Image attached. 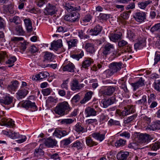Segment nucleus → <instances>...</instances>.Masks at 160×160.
Listing matches in <instances>:
<instances>
[{"instance_id": "1", "label": "nucleus", "mask_w": 160, "mask_h": 160, "mask_svg": "<svg viewBox=\"0 0 160 160\" xmlns=\"http://www.w3.org/2000/svg\"><path fill=\"white\" fill-rule=\"evenodd\" d=\"M71 109L68 102L64 101L58 103L54 111L56 113L63 116L68 114Z\"/></svg>"}, {"instance_id": "2", "label": "nucleus", "mask_w": 160, "mask_h": 160, "mask_svg": "<svg viewBox=\"0 0 160 160\" xmlns=\"http://www.w3.org/2000/svg\"><path fill=\"white\" fill-rule=\"evenodd\" d=\"M134 135L136 137L135 140L142 143H148L153 139V138L150 135L146 134L136 133Z\"/></svg>"}, {"instance_id": "3", "label": "nucleus", "mask_w": 160, "mask_h": 160, "mask_svg": "<svg viewBox=\"0 0 160 160\" xmlns=\"http://www.w3.org/2000/svg\"><path fill=\"white\" fill-rule=\"evenodd\" d=\"M79 16V14L78 12H72L66 15L64 17V19L69 22H75L78 20Z\"/></svg>"}, {"instance_id": "4", "label": "nucleus", "mask_w": 160, "mask_h": 160, "mask_svg": "<svg viewBox=\"0 0 160 160\" xmlns=\"http://www.w3.org/2000/svg\"><path fill=\"white\" fill-rule=\"evenodd\" d=\"M114 50L113 44L107 43L103 45L102 48V53L105 56L109 54Z\"/></svg>"}, {"instance_id": "5", "label": "nucleus", "mask_w": 160, "mask_h": 160, "mask_svg": "<svg viewBox=\"0 0 160 160\" xmlns=\"http://www.w3.org/2000/svg\"><path fill=\"white\" fill-rule=\"evenodd\" d=\"M57 10L56 7L50 3H48L44 9L43 13L46 15H52L55 14Z\"/></svg>"}, {"instance_id": "6", "label": "nucleus", "mask_w": 160, "mask_h": 160, "mask_svg": "<svg viewBox=\"0 0 160 160\" xmlns=\"http://www.w3.org/2000/svg\"><path fill=\"white\" fill-rule=\"evenodd\" d=\"M146 14L143 12H137L133 15V17L135 20L139 22H144L146 18Z\"/></svg>"}, {"instance_id": "7", "label": "nucleus", "mask_w": 160, "mask_h": 160, "mask_svg": "<svg viewBox=\"0 0 160 160\" xmlns=\"http://www.w3.org/2000/svg\"><path fill=\"white\" fill-rule=\"evenodd\" d=\"M9 137L13 139L17 138H21V139L17 141L19 143H22L26 141L27 138L25 136L20 135L18 133L15 132L13 131L10 132L9 134Z\"/></svg>"}, {"instance_id": "8", "label": "nucleus", "mask_w": 160, "mask_h": 160, "mask_svg": "<svg viewBox=\"0 0 160 160\" xmlns=\"http://www.w3.org/2000/svg\"><path fill=\"white\" fill-rule=\"evenodd\" d=\"M122 66V63L120 62H114L110 63L109 67L112 72L115 73L121 70Z\"/></svg>"}, {"instance_id": "9", "label": "nucleus", "mask_w": 160, "mask_h": 160, "mask_svg": "<svg viewBox=\"0 0 160 160\" xmlns=\"http://www.w3.org/2000/svg\"><path fill=\"white\" fill-rule=\"evenodd\" d=\"M22 107L27 109L30 108L34 111L37 110L38 108L35 102H32L29 100L25 101L22 104Z\"/></svg>"}, {"instance_id": "10", "label": "nucleus", "mask_w": 160, "mask_h": 160, "mask_svg": "<svg viewBox=\"0 0 160 160\" xmlns=\"http://www.w3.org/2000/svg\"><path fill=\"white\" fill-rule=\"evenodd\" d=\"M115 89V87L110 86L101 91L100 93L102 94L103 96H110L113 94Z\"/></svg>"}, {"instance_id": "11", "label": "nucleus", "mask_w": 160, "mask_h": 160, "mask_svg": "<svg viewBox=\"0 0 160 160\" xmlns=\"http://www.w3.org/2000/svg\"><path fill=\"white\" fill-rule=\"evenodd\" d=\"M118 47L126 50L127 51H128V52H132V47L128 44V43L126 41L124 40L119 41L118 42Z\"/></svg>"}, {"instance_id": "12", "label": "nucleus", "mask_w": 160, "mask_h": 160, "mask_svg": "<svg viewBox=\"0 0 160 160\" xmlns=\"http://www.w3.org/2000/svg\"><path fill=\"white\" fill-rule=\"evenodd\" d=\"M2 123L0 122V125L6 126L7 127H13L15 125L14 121L10 118H3L2 119Z\"/></svg>"}, {"instance_id": "13", "label": "nucleus", "mask_w": 160, "mask_h": 160, "mask_svg": "<svg viewBox=\"0 0 160 160\" xmlns=\"http://www.w3.org/2000/svg\"><path fill=\"white\" fill-rule=\"evenodd\" d=\"M84 87L83 84H79L78 81L77 79L73 80L71 82V88L73 91L80 89Z\"/></svg>"}, {"instance_id": "14", "label": "nucleus", "mask_w": 160, "mask_h": 160, "mask_svg": "<svg viewBox=\"0 0 160 160\" xmlns=\"http://www.w3.org/2000/svg\"><path fill=\"white\" fill-rule=\"evenodd\" d=\"M73 130L78 133L81 132L83 133L87 131V128H84L82 126L80 123H77L73 127Z\"/></svg>"}, {"instance_id": "15", "label": "nucleus", "mask_w": 160, "mask_h": 160, "mask_svg": "<svg viewBox=\"0 0 160 160\" xmlns=\"http://www.w3.org/2000/svg\"><path fill=\"white\" fill-rule=\"evenodd\" d=\"M65 8L68 11H78L81 9L80 7L79 6H74V4H71L69 3H66L64 5Z\"/></svg>"}, {"instance_id": "16", "label": "nucleus", "mask_w": 160, "mask_h": 160, "mask_svg": "<svg viewBox=\"0 0 160 160\" xmlns=\"http://www.w3.org/2000/svg\"><path fill=\"white\" fill-rule=\"evenodd\" d=\"M86 117L95 116L97 115V112L93 108L88 107L84 111Z\"/></svg>"}, {"instance_id": "17", "label": "nucleus", "mask_w": 160, "mask_h": 160, "mask_svg": "<svg viewBox=\"0 0 160 160\" xmlns=\"http://www.w3.org/2000/svg\"><path fill=\"white\" fill-rule=\"evenodd\" d=\"M116 99V98L114 97H112L108 99L103 100L102 102L103 107L107 108L112 105L115 102Z\"/></svg>"}, {"instance_id": "18", "label": "nucleus", "mask_w": 160, "mask_h": 160, "mask_svg": "<svg viewBox=\"0 0 160 160\" xmlns=\"http://www.w3.org/2000/svg\"><path fill=\"white\" fill-rule=\"evenodd\" d=\"M144 80L143 79L142 77H141L137 82L134 83H132L131 85L133 88V90L135 91L140 87H142L144 85Z\"/></svg>"}, {"instance_id": "19", "label": "nucleus", "mask_w": 160, "mask_h": 160, "mask_svg": "<svg viewBox=\"0 0 160 160\" xmlns=\"http://www.w3.org/2000/svg\"><path fill=\"white\" fill-rule=\"evenodd\" d=\"M62 67V69L64 71H68V72H73L75 68L74 65L71 62H69L66 65H63Z\"/></svg>"}, {"instance_id": "20", "label": "nucleus", "mask_w": 160, "mask_h": 160, "mask_svg": "<svg viewBox=\"0 0 160 160\" xmlns=\"http://www.w3.org/2000/svg\"><path fill=\"white\" fill-rule=\"evenodd\" d=\"M49 73L47 72H41L32 77V80H40L47 78L49 75Z\"/></svg>"}, {"instance_id": "21", "label": "nucleus", "mask_w": 160, "mask_h": 160, "mask_svg": "<svg viewBox=\"0 0 160 160\" xmlns=\"http://www.w3.org/2000/svg\"><path fill=\"white\" fill-rule=\"evenodd\" d=\"M62 46V40L61 39L53 41L51 44L52 48L55 50H57L58 48H61Z\"/></svg>"}, {"instance_id": "22", "label": "nucleus", "mask_w": 160, "mask_h": 160, "mask_svg": "<svg viewBox=\"0 0 160 160\" xmlns=\"http://www.w3.org/2000/svg\"><path fill=\"white\" fill-rule=\"evenodd\" d=\"M43 55L44 61H47L48 62H50L53 60L54 56L51 52H43Z\"/></svg>"}, {"instance_id": "23", "label": "nucleus", "mask_w": 160, "mask_h": 160, "mask_svg": "<svg viewBox=\"0 0 160 160\" xmlns=\"http://www.w3.org/2000/svg\"><path fill=\"white\" fill-rule=\"evenodd\" d=\"M67 134V132L65 131L60 130L56 129L53 133V135L58 138H61Z\"/></svg>"}, {"instance_id": "24", "label": "nucleus", "mask_w": 160, "mask_h": 160, "mask_svg": "<svg viewBox=\"0 0 160 160\" xmlns=\"http://www.w3.org/2000/svg\"><path fill=\"white\" fill-rule=\"evenodd\" d=\"M129 155V153L128 152L118 153L117 155V160H126Z\"/></svg>"}, {"instance_id": "25", "label": "nucleus", "mask_w": 160, "mask_h": 160, "mask_svg": "<svg viewBox=\"0 0 160 160\" xmlns=\"http://www.w3.org/2000/svg\"><path fill=\"white\" fill-rule=\"evenodd\" d=\"M102 29V27L99 25H96L93 29L90 30V32H92V35L97 36L99 34Z\"/></svg>"}, {"instance_id": "26", "label": "nucleus", "mask_w": 160, "mask_h": 160, "mask_svg": "<svg viewBox=\"0 0 160 160\" xmlns=\"http://www.w3.org/2000/svg\"><path fill=\"white\" fill-rule=\"evenodd\" d=\"M93 138L101 142L105 138V134H101L99 132H94L92 134Z\"/></svg>"}, {"instance_id": "27", "label": "nucleus", "mask_w": 160, "mask_h": 160, "mask_svg": "<svg viewBox=\"0 0 160 160\" xmlns=\"http://www.w3.org/2000/svg\"><path fill=\"white\" fill-rule=\"evenodd\" d=\"M26 29L28 32L32 31V22L29 18H25L24 20Z\"/></svg>"}, {"instance_id": "28", "label": "nucleus", "mask_w": 160, "mask_h": 160, "mask_svg": "<svg viewBox=\"0 0 160 160\" xmlns=\"http://www.w3.org/2000/svg\"><path fill=\"white\" fill-rule=\"evenodd\" d=\"M12 101V98L10 97L8 95H7L2 99H0V103L6 105H8L10 104Z\"/></svg>"}, {"instance_id": "29", "label": "nucleus", "mask_w": 160, "mask_h": 160, "mask_svg": "<svg viewBox=\"0 0 160 160\" xmlns=\"http://www.w3.org/2000/svg\"><path fill=\"white\" fill-rule=\"evenodd\" d=\"M121 36L122 34L120 33L115 34L112 33L111 34L109 37L110 40L114 42H116L121 39Z\"/></svg>"}, {"instance_id": "30", "label": "nucleus", "mask_w": 160, "mask_h": 160, "mask_svg": "<svg viewBox=\"0 0 160 160\" xmlns=\"http://www.w3.org/2000/svg\"><path fill=\"white\" fill-rule=\"evenodd\" d=\"M28 91L25 89H22L18 90L17 93V98L18 99L24 98L27 95Z\"/></svg>"}, {"instance_id": "31", "label": "nucleus", "mask_w": 160, "mask_h": 160, "mask_svg": "<svg viewBox=\"0 0 160 160\" xmlns=\"http://www.w3.org/2000/svg\"><path fill=\"white\" fill-rule=\"evenodd\" d=\"M93 93L92 91H89L85 94L83 99L82 100L80 103L81 104H84L89 101L91 98Z\"/></svg>"}, {"instance_id": "32", "label": "nucleus", "mask_w": 160, "mask_h": 160, "mask_svg": "<svg viewBox=\"0 0 160 160\" xmlns=\"http://www.w3.org/2000/svg\"><path fill=\"white\" fill-rule=\"evenodd\" d=\"M57 141L52 139L48 138L45 140V144L48 147H53L56 145Z\"/></svg>"}, {"instance_id": "33", "label": "nucleus", "mask_w": 160, "mask_h": 160, "mask_svg": "<svg viewBox=\"0 0 160 160\" xmlns=\"http://www.w3.org/2000/svg\"><path fill=\"white\" fill-rule=\"evenodd\" d=\"M18 81H14L12 82L11 84L8 85L7 88L10 91H15L18 87Z\"/></svg>"}, {"instance_id": "34", "label": "nucleus", "mask_w": 160, "mask_h": 160, "mask_svg": "<svg viewBox=\"0 0 160 160\" xmlns=\"http://www.w3.org/2000/svg\"><path fill=\"white\" fill-rule=\"evenodd\" d=\"M145 40L142 39L134 44V48L135 49H141L145 45Z\"/></svg>"}, {"instance_id": "35", "label": "nucleus", "mask_w": 160, "mask_h": 160, "mask_svg": "<svg viewBox=\"0 0 160 160\" xmlns=\"http://www.w3.org/2000/svg\"><path fill=\"white\" fill-rule=\"evenodd\" d=\"M85 48L87 52L93 53L95 52V49L94 45L92 43H88L86 44Z\"/></svg>"}, {"instance_id": "36", "label": "nucleus", "mask_w": 160, "mask_h": 160, "mask_svg": "<svg viewBox=\"0 0 160 160\" xmlns=\"http://www.w3.org/2000/svg\"><path fill=\"white\" fill-rule=\"evenodd\" d=\"M116 113L120 117L122 118H124L125 116L129 115L128 111L126 107L124 108V110L121 111L120 110L117 109L116 112Z\"/></svg>"}, {"instance_id": "37", "label": "nucleus", "mask_w": 160, "mask_h": 160, "mask_svg": "<svg viewBox=\"0 0 160 160\" xmlns=\"http://www.w3.org/2000/svg\"><path fill=\"white\" fill-rule=\"evenodd\" d=\"M46 102L47 105L52 107L57 102V100L52 97H49L46 100Z\"/></svg>"}, {"instance_id": "38", "label": "nucleus", "mask_w": 160, "mask_h": 160, "mask_svg": "<svg viewBox=\"0 0 160 160\" xmlns=\"http://www.w3.org/2000/svg\"><path fill=\"white\" fill-rule=\"evenodd\" d=\"M137 117V114H133L131 116L128 117V118H126L124 119V122L125 124H128L131 123L132 121L135 119Z\"/></svg>"}, {"instance_id": "39", "label": "nucleus", "mask_w": 160, "mask_h": 160, "mask_svg": "<svg viewBox=\"0 0 160 160\" xmlns=\"http://www.w3.org/2000/svg\"><path fill=\"white\" fill-rule=\"evenodd\" d=\"M75 120V119L74 118H65L62 119L60 121V123L62 124H70L73 123Z\"/></svg>"}, {"instance_id": "40", "label": "nucleus", "mask_w": 160, "mask_h": 160, "mask_svg": "<svg viewBox=\"0 0 160 160\" xmlns=\"http://www.w3.org/2000/svg\"><path fill=\"white\" fill-rule=\"evenodd\" d=\"M78 40L77 39H72L69 41H67V43L68 45V49L76 46Z\"/></svg>"}, {"instance_id": "41", "label": "nucleus", "mask_w": 160, "mask_h": 160, "mask_svg": "<svg viewBox=\"0 0 160 160\" xmlns=\"http://www.w3.org/2000/svg\"><path fill=\"white\" fill-rule=\"evenodd\" d=\"M15 31L17 34L20 35H22L24 33L22 27L21 25H18L15 27Z\"/></svg>"}, {"instance_id": "42", "label": "nucleus", "mask_w": 160, "mask_h": 160, "mask_svg": "<svg viewBox=\"0 0 160 160\" xmlns=\"http://www.w3.org/2000/svg\"><path fill=\"white\" fill-rule=\"evenodd\" d=\"M86 143L89 146L91 147L98 145V143L93 141L91 138L88 137L86 139Z\"/></svg>"}, {"instance_id": "43", "label": "nucleus", "mask_w": 160, "mask_h": 160, "mask_svg": "<svg viewBox=\"0 0 160 160\" xmlns=\"http://www.w3.org/2000/svg\"><path fill=\"white\" fill-rule=\"evenodd\" d=\"M108 124L109 126H121V124L119 121L114 120L112 119H110L108 122Z\"/></svg>"}, {"instance_id": "44", "label": "nucleus", "mask_w": 160, "mask_h": 160, "mask_svg": "<svg viewBox=\"0 0 160 160\" xmlns=\"http://www.w3.org/2000/svg\"><path fill=\"white\" fill-rule=\"evenodd\" d=\"M126 140L122 139H119L116 141L115 145L117 147H122L126 144Z\"/></svg>"}, {"instance_id": "45", "label": "nucleus", "mask_w": 160, "mask_h": 160, "mask_svg": "<svg viewBox=\"0 0 160 160\" xmlns=\"http://www.w3.org/2000/svg\"><path fill=\"white\" fill-rule=\"evenodd\" d=\"M93 62V61L92 59L91 58L86 59L83 62L82 65V67L85 68H86L89 67Z\"/></svg>"}, {"instance_id": "46", "label": "nucleus", "mask_w": 160, "mask_h": 160, "mask_svg": "<svg viewBox=\"0 0 160 160\" xmlns=\"http://www.w3.org/2000/svg\"><path fill=\"white\" fill-rule=\"evenodd\" d=\"M83 146L82 143L78 140H77L72 144V147L75 148L78 150L81 149Z\"/></svg>"}, {"instance_id": "47", "label": "nucleus", "mask_w": 160, "mask_h": 160, "mask_svg": "<svg viewBox=\"0 0 160 160\" xmlns=\"http://www.w3.org/2000/svg\"><path fill=\"white\" fill-rule=\"evenodd\" d=\"M16 60L17 59L14 56H12L8 59L6 62V63L8 64L11 65L8 66L9 67H12L14 65V63L16 61Z\"/></svg>"}, {"instance_id": "48", "label": "nucleus", "mask_w": 160, "mask_h": 160, "mask_svg": "<svg viewBox=\"0 0 160 160\" xmlns=\"http://www.w3.org/2000/svg\"><path fill=\"white\" fill-rule=\"evenodd\" d=\"M151 2V1L148 0L145 1L144 2H140L138 4L139 7L141 9H144L148 5L150 4Z\"/></svg>"}, {"instance_id": "49", "label": "nucleus", "mask_w": 160, "mask_h": 160, "mask_svg": "<svg viewBox=\"0 0 160 160\" xmlns=\"http://www.w3.org/2000/svg\"><path fill=\"white\" fill-rule=\"evenodd\" d=\"M9 21L10 22H13L16 24H18L21 22L20 18L17 16H14L13 18H9Z\"/></svg>"}, {"instance_id": "50", "label": "nucleus", "mask_w": 160, "mask_h": 160, "mask_svg": "<svg viewBox=\"0 0 160 160\" xmlns=\"http://www.w3.org/2000/svg\"><path fill=\"white\" fill-rule=\"evenodd\" d=\"M158 129L157 124V121L155 122H153L152 125L149 126L147 128V129L148 130H152L154 131L156 129Z\"/></svg>"}, {"instance_id": "51", "label": "nucleus", "mask_w": 160, "mask_h": 160, "mask_svg": "<svg viewBox=\"0 0 160 160\" xmlns=\"http://www.w3.org/2000/svg\"><path fill=\"white\" fill-rule=\"evenodd\" d=\"M147 102V97L146 95L142 96L141 99H140L136 102V103L138 104H145Z\"/></svg>"}, {"instance_id": "52", "label": "nucleus", "mask_w": 160, "mask_h": 160, "mask_svg": "<svg viewBox=\"0 0 160 160\" xmlns=\"http://www.w3.org/2000/svg\"><path fill=\"white\" fill-rule=\"evenodd\" d=\"M83 55V52L82 51H81L80 53L78 54H73L71 56V57L73 59L79 60Z\"/></svg>"}, {"instance_id": "53", "label": "nucleus", "mask_w": 160, "mask_h": 160, "mask_svg": "<svg viewBox=\"0 0 160 160\" xmlns=\"http://www.w3.org/2000/svg\"><path fill=\"white\" fill-rule=\"evenodd\" d=\"M150 31L152 32L158 31H160V23L156 24L152 26L151 28Z\"/></svg>"}, {"instance_id": "54", "label": "nucleus", "mask_w": 160, "mask_h": 160, "mask_svg": "<svg viewBox=\"0 0 160 160\" xmlns=\"http://www.w3.org/2000/svg\"><path fill=\"white\" fill-rule=\"evenodd\" d=\"M151 148L152 150H156L160 148V143L159 142H157L152 144L151 146Z\"/></svg>"}, {"instance_id": "55", "label": "nucleus", "mask_w": 160, "mask_h": 160, "mask_svg": "<svg viewBox=\"0 0 160 160\" xmlns=\"http://www.w3.org/2000/svg\"><path fill=\"white\" fill-rule=\"evenodd\" d=\"M78 35L79 37L81 39H82L85 38H88L89 36L85 35L82 30H79L78 32Z\"/></svg>"}, {"instance_id": "56", "label": "nucleus", "mask_w": 160, "mask_h": 160, "mask_svg": "<svg viewBox=\"0 0 160 160\" xmlns=\"http://www.w3.org/2000/svg\"><path fill=\"white\" fill-rule=\"evenodd\" d=\"M127 36L128 38L130 40L133 41L135 39V38L136 36L135 33L131 31H129L128 32Z\"/></svg>"}, {"instance_id": "57", "label": "nucleus", "mask_w": 160, "mask_h": 160, "mask_svg": "<svg viewBox=\"0 0 160 160\" xmlns=\"http://www.w3.org/2000/svg\"><path fill=\"white\" fill-rule=\"evenodd\" d=\"M34 153L35 156H38L39 155H43L44 154V152L42 149L39 148L35 149Z\"/></svg>"}, {"instance_id": "58", "label": "nucleus", "mask_w": 160, "mask_h": 160, "mask_svg": "<svg viewBox=\"0 0 160 160\" xmlns=\"http://www.w3.org/2000/svg\"><path fill=\"white\" fill-rule=\"evenodd\" d=\"M156 100V96L153 93L151 94L148 97V103L150 104L151 102L154 101Z\"/></svg>"}, {"instance_id": "59", "label": "nucleus", "mask_w": 160, "mask_h": 160, "mask_svg": "<svg viewBox=\"0 0 160 160\" xmlns=\"http://www.w3.org/2000/svg\"><path fill=\"white\" fill-rule=\"evenodd\" d=\"M92 18V17L90 14H87L82 18V21L85 22H88L91 20Z\"/></svg>"}, {"instance_id": "60", "label": "nucleus", "mask_w": 160, "mask_h": 160, "mask_svg": "<svg viewBox=\"0 0 160 160\" xmlns=\"http://www.w3.org/2000/svg\"><path fill=\"white\" fill-rule=\"evenodd\" d=\"M138 143L136 142L130 143L128 146V147L130 149H136L138 148Z\"/></svg>"}, {"instance_id": "61", "label": "nucleus", "mask_w": 160, "mask_h": 160, "mask_svg": "<svg viewBox=\"0 0 160 160\" xmlns=\"http://www.w3.org/2000/svg\"><path fill=\"white\" fill-rule=\"evenodd\" d=\"M5 7L10 14H13L14 13V10L13 8V7L12 5L10 4L6 6Z\"/></svg>"}, {"instance_id": "62", "label": "nucleus", "mask_w": 160, "mask_h": 160, "mask_svg": "<svg viewBox=\"0 0 160 160\" xmlns=\"http://www.w3.org/2000/svg\"><path fill=\"white\" fill-rule=\"evenodd\" d=\"M68 30V29L65 27L60 26L57 28V32H64Z\"/></svg>"}, {"instance_id": "63", "label": "nucleus", "mask_w": 160, "mask_h": 160, "mask_svg": "<svg viewBox=\"0 0 160 160\" xmlns=\"http://www.w3.org/2000/svg\"><path fill=\"white\" fill-rule=\"evenodd\" d=\"M104 74L106 75L107 77L109 78L110 76H112L114 74V73L112 72L110 68L109 69H107L105 70L103 72Z\"/></svg>"}, {"instance_id": "64", "label": "nucleus", "mask_w": 160, "mask_h": 160, "mask_svg": "<svg viewBox=\"0 0 160 160\" xmlns=\"http://www.w3.org/2000/svg\"><path fill=\"white\" fill-rule=\"evenodd\" d=\"M154 87L156 90L160 92V80H158L155 82Z\"/></svg>"}]
</instances>
